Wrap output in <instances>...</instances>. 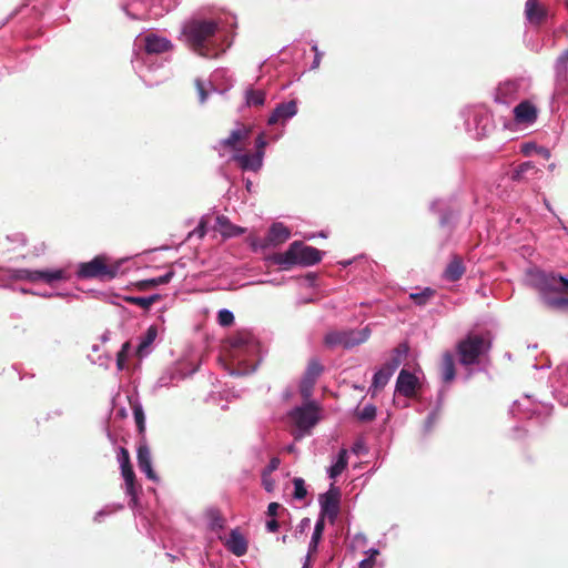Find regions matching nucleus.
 <instances>
[{
	"label": "nucleus",
	"mask_w": 568,
	"mask_h": 568,
	"mask_svg": "<svg viewBox=\"0 0 568 568\" xmlns=\"http://www.w3.org/2000/svg\"><path fill=\"white\" fill-rule=\"evenodd\" d=\"M206 517L210 520L211 529H222L225 524V519L222 513L216 508H211L206 511Z\"/></svg>",
	"instance_id": "nucleus-38"
},
{
	"label": "nucleus",
	"mask_w": 568,
	"mask_h": 568,
	"mask_svg": "<svg viewBox=\"0 0 568 568\" xmlns=\"http://www.w3.org/2000/svg\"><path fill=\"white\" fill-rule=\"evenodd\" d=\"M434 295L435 291L430 287H426L419 293H412L409 297L415 302V304L425 305L434 297Z\"/></svg>",
	"instance_id": "nucleus-42"
},
{
	"label": "nucleus",
	"mask_w": 568,
	"mask_h": 568,
	"mask_svg": "<svg viewBox=\"0 0 568 568\" xmlns=\"http://www.w3.org/2000/svg\"><path fill=\"white\" fill-rule=\"evenodd\" d=\"M133 415H134V420H135L139 434L142 436V439H144L145 416H144L143 408L140 404L133 405Z\"/></svg>",
	"instance_id": "nucleus-40"
},
{
	"label": "nucleus",
	"mask_w": 568,
	"mask_h": 568,
	"mask_svg": "<svg viewBox=\"0 0 568 568\" xmlns=\"http://www.w3.org/2000/svg\"><path fill=\"white\" fill-rule=\"evenodd\" d=\"M446 393H447V388H445L444 386L438 390L435 406L433 407L430 413L427 415L426 420L424 423V429L426 433L430 432L433 429V427L435 426V424L437 423L440 410L443 408L444 397H445Z\"/></svg>",
	"instance_id": "nucleus-23"
},
{
	"label": "nucleus",
	"mask_w": 568,
	"mask_h": 568,
	"mask_svg": "<svg viewBox=\"0 0 568 568\" xmlns=\"http://www.w3.org/2000/svg\"><path fill=\"white\" fill-rule=\"evenodd\" d=\"M306 402L305 405L296 407L290 413L297 428L303 432L311 429L318 422V406L310 399Z\"/></svg>",
	"instance_id": "nucleus-11"
},
{
	"label": "nucleus",
	"mask_w": 568,
	"mask_h": 568,
	"mask_svg": "<svg viewBox=\"0 0 568 568\" xmlns=\"http://www.w3.org/2000/svg\"><path fill=\"white\" fill-rule=\"evenodd\" d=\"M131 60L132 67L139 78L146 87H154L162 83L168 78L164 69L165 60L160 54L168 52L172 48V43L164 37L149 33L138 39Z\"/></svg>",
	"instance_id": "nucleus-1"
},
{
	"label": "nucleus",
	"mask_w": 568,
	"mask_h": 568,
	"mask_svg": "<svg viewBox=\"0 0 568 568\" xmlns=\"http://www.w3.org/2000/svg\"><path fill=\"white\" fill-rule=\"evenodd\" d=\"M227 74V71L224 70V69H217L213 72L212 74V80L215 81L217 80L220 77H225Z\"/></svg>",
	"instance_id": "nucleus-60"
},
{
	"label": "nucleus",
	"mask_w": 568,
	"mask_h": 568,
	"mask_svg": "<svg viewBox=\"0 0 568 568\" xmlns=\"http://www.w3.org/2000/svg\"><path fill=\"white\" fill-rule=\"evenodd\" d=\"M158 328L154 325L149 326L146 332L141 335L138 339L136 344V354L135 355H148L151 353V346L156 339Z\"/></svg>",
	"instance_id": "nucleus-24"
},
{
	"label": "nucleus",
	"mask_w": 568,
	"mask_h": 568,
	"mask_svg": "<svg viewBox=\"0 0 568 568\" xmlns=\"http://www.w3.org/2000/svg\"><path fill=\"white\" fill-rule=\"evenodd\" d=\"M525 13L528 21L535 24H540L546 18L545 8L538 2V0H527Z\"/></svg>",
	"instance_id": "nucleus-25"
},
{
	"label": "nucleus",
	"mask_w": 568,
	"mask_h": 568,
	"mask_svg": "<svg viewBox=\"0 0 568 568\" xmlns=\"http://www.w3.org/2000/svg\"><path fill=\"white\" fill-rule=\"evenodd\" d=\"M266 100V93L262 89H254L252 87L245 90V104L247 106H262Z\"/></svg>",
	"instance_id": "nucleus-32"
},
{
	"label": "nucleus",
	"mask_w": 568,
	"mask_h": 568,
	"mask_svg": "<svg viewBox=\"0 0 568 568\" xmlns=\"http://www.w3.org/2000/svg\"><path fill=\"white\" fill-rule=\"evenodd\" d=\"M253 359L254 357H216L219 365L235 376L253 373L257 366V362Z\"/></svg>",
	"instance_id": "nucleus-12"
},
{
	"label": "nucleus",
	"mask_w": 568,
	"mask_h": 568,
	"mask_svg": "<svg viewBox=\"0 0 568 568\" xmlns=\"http://www.w3.org/2000/svg\"><path fill=\"white\" fill-rule=\"evenodd\" d=\"M545 304L554 310H567L568 311V297L566 295H561L558 297H544Z\"/></svg>",
	"instance_id": "nucleus-41"
},
{
	"label": "nucleus",
	"mask_w": 568,
	"mask_h": 568,
	"mask_svg": "<svg viewBox=\"0 0 568 568\" xmlns=\"http://www.w3.org/2000/svg\"><path fill=\"white\" fill-rule=\"evenodd\" d=\"M514 119L519 124H530L537 119V109L530 101H521L514 108Z\"/></svg>",
	"instance_id": "nucleus-20"
},
{
	"label": "nucleus",
	"mask_w": 568,
	"mask_h": 568,
	"mask_svg": "<svg viewBox=\"0 0 568 568\" xmlns=\"http://www.w3.org/2000/svg\"><path fill=\"white\" fill-rule=\"evenodd\" d=\"M297 114V102L290 100L278 103L267 119L268 125L285 123Z\"/></svg>",
	"instance_id": "nucleus-17"
},
{
	"label": "nucleus",
	"mask_w": 568,
	"mask_h": 568,
	"mask_svg": "<svg viewBox=\"0 0 568 568\" xmlns=\"http://www.w3.org/2000/svg\"><path fill=\"white\" fill-rule=\"evenodd\" d=\"M8 277L12 281H24L29 283L43 282L52 285L57 282L68 281L70 274L64 268H10L8 270Z\"/></svg>",
	"instance_id": "nucleus-6"
},
{
	"label": "nucleus",
	"mask_w": 568,
	"mask_h": 568,
	"mask_svg": "<svg viewBox=\"0 0 568 568\" xmlns=\"http://www.w3.org/2000/svg\"><path fill=\"white\" fill-rule=\"evenodd\" d=\"M266 144H267V142L265 139V134L263 132H261L255 139V152H261L264 156Z\"/></svg>",
	"instance_id": "nucleus-50"
},
{
	"label": "nucleus",
	"mask_w": 568,
	"mask_h": 568,
	"mask_svg": "<svg viewBox=\"0 0 568 568\" xmlns=\"http://www.w3.org/2000/svg\"><path fill=\"white\" fill-rule=\"evenodd\" d=\"M197 364L189 362L187 357H183L176 363V369L182 378L195 373L197 371Z\"/></svg>",
	"instance_id": "nucleus-39"
},
{
	"label": "nucleus",
	"mask_w": 568,
	"mask_h": 568,
	"mask_svg": "<svg viewBox=\"0 0 568 568\" xmlns=\"http://www.w3.org/2000/svg\"><path fill=\"white\" fill-rule=\"evenodd\" d=\"M173 276H174V271L170 270L161 276L143 280V281L139 282L138 285L142 290L148 288V287H154V286L168 284L173 278Z\"/></svg>",
	"instance_id": "nucleus-35"
},
{
	"label": "nucleus",
	"mask_w": 568,
	"mask_h": 568,
	"mask_svg": "<svg viewBox=\"0 0 568 568\" xmlns=\"http://www.w3.org/2000/svg\"><path fill=\"white\" fill-rule=\"evenodd\" d=\"M130 351V343L125 342L122 344L121 349L115 355H129Z\"/></svg>",
	"instance_id": "nucleus-62"
},
{
	"label": "nucleus",
	"mask_w": 568,
	"mask_h": 568,
	"mask_svg": "<svg viewBox=\"0 0 568 568\" xmlns=\"http://www.w3.org/2000/svg\"><path fill=\"white\" fill-rule=\"evenodd\" d=\"M118 460L120 463L121 469L132 466L129 450L124 447H120L118 453Z\"/></svg>",
	"instance_id": "nucleus-47"
},
{
	"label": "nucleus",
	"mask_w": 568,
	"mask_h": 568,
	"mask_svg": "<svg viewBox=\"0 0 568 568\" xmlns=\"http://www.w3.org/2000/svg\"><path fill=\"white\" fill-rule=\"evenodd\" d=\"M121 474L123 476L125 483V491L131 497L132 501H136L138 498V489L140 488L136 484L135 473L133 467H126L121 469Z\"/></svg>",
	"instance_id": "nucleus-31"
},
{
	"label": "nucleus",
	"mask_w": 568,
	"mask_h": 568,
	"mask_svg": "<svg viewBox=\"0 0 568 568\" xmlns=\"http://www.w3.org/2000/svg\"><path fill=\"white\" fill-rule=\"evenodd\" d=\"M323 255V251L305 245L302 241H294L284 253L274 256V262L283 270H288L295 265L313 266L322 261Z\"/></svg>",
	"instance_id": "nucleus-3"
},
{
	"label": "nucleus",
	"mask_w": 568,
	"mask_h": 568,
	"mask_svg": "<svg viewBox=\"0 0 568 568\" xmlns=\"http://www.w3.org/2000/svg\"><path fill=\"white\" fill-rule=\"evenodd\" d=\"M247 135V131L246 130H242V129H234L231 131L230 135L225 139H221L215 145H214V150H216L220 155H223L222 154V149L224 148H231V149H235V145L239 141H241L242 139H244L245 136Z\"/></svg>",
	"instance_id": "nucleus-29"
},
{
	"label": "nucleus",
	"mask_w": 568,
	"mask_h": 568,
	"mask_svg": "<svg viewBox=\"0 0 568 568\" xmlns=\"http://www.w3.org/2000/svg\"><path fill=\"white\" fill-rule=\"evenodd\" d=\"M224 545L227 550L237 557L244 556L248 548L246 538L239 531V529L231 530L230 537L224 541Z\"/></svg>",
	"instance_id": "nucleus-22"
},
{
	"label": "nucleus",
	"mask_w": 568,
	"mask_h": 568,
	"mask_svg": "<svg viewBox=\"0 0 568 568\" xmlns=\"http://www.w3.org/2000/svg\"><path fill=\"white\" fill-rule=\"evenodd\" d=\"M195 85H196L200 103L203 104L206 101L209 93L205 90L204 84L202 83V81L200 79L195 80Z\"/></svg>",
	"instance_id": "nucleus-51"
},
{
	"label": "nucleus",
	"mask_w": 568,
	"mask_h": 568,
	"mask_svg": "<svg viewBox=\"0 0 568 568\" xmlns=\"http://www.w3.org/2000/svg\"><path fill=\"white\" fill-rule=\"evenodd\" d=\"M119 268V265H106L104 262V257L99 255L89 262L80 263L77 270V277L80 280H113L114 277H116Z\"/></svg>",
	"instance_id": "nucleus-7"
},
{
	"label": "nucleus",
	"mask_w": 568,
	"mask_h": 568,
	"mask_svg": "<svg viewBox=\"0 0 568 568\" xmlns=\"http://www.w3.org/2000/svg\"><path fill=\"white\" fill-rule=\"evenodd\" d=\"M8 240L19 242L22 245H24L27 243V239H26L24 234H22V233H17V234L12 235V237L8 236Z\"/></svg>",
	"instance_id": "nucleus-59"
},
{
	"label": "nucleus",
	"mask_w": 568,
	"mask_h": 568,
	"mask_svg": "<svg viewBox=\"0 0 568 568\" xmlns=\"http://www.w3.org/2000/svg\"><path fill=\"white\" fill-rule=\"evenodd\" d=\"M293 484H294V498L295 499H303L306 497L307 495V490H306V487H305V481L303 478L301 477H295L293 479Z\"/></svg>",
	"instance_id": "nucleus-46"
},
{
	"label": "nucleus",
	"mask_w": 568,
	"mask_h": 568,
	"mask_svg": "<svg viewBox=\"0 0 568 568\" xmlns=\"http://www.w3.org/2000/svg\"><path fill=\"white\" fill-rule=\"evenodd\" d=\"M554 378L562 392H568V361L557 366Z\"/></svg>",
	"instance_id": "nucleus-34"
},
{
	"label": "nucleus",
	"mask_w": 568,
	"mask_h": 568,
	"mask_svg": "<svg viewBox=\"0 0 568 568\" xmlns=\"http://www.w3.org/2000/svg\"><path fill=\"white\" fill-rule=\"evenodd\" d=\"M542 358H544V363L539 364L537 362L538 357H535V363H532L531 366L535 369H546V368H549L550 367V364H549V361H548L549 357H542Z\"/></svg>",
	"instance_id": "nucleus-55"
},
{
	"label": "nucleus",
	"mask_w": 568,
	"mask_h": 568,
	"mask_svg": "<svg viewBox=\"0 0 568 568\" xmlns=\"http://www.w3.org/2000/svg\"><path fill=\"white\" fill-rule=\"evenodd\" d=\"M291 237V230L284 225L282 222L273 223L267 232V235L258 244L261 248H266L270 246H276L281 243H284Z\"/></svg>",
	"instance_id": "nucleus-16"
},
{
	"label": "nucleus",
	"mask_w": 568,
	"mask_h": 568,
	"mask_svg": "<svg viewBox=\"0 0 568 568\" xmlns=\"http://www.w3.org/2000/svg\"><path fill=\"white\" fill-rule=\"evenodd\" d=\"M280 527V524L276 519L272 518L271 520L266 521V529L270 532H275Z\"/></svg>",
	"instance_id": "nucleus-58"
},
{
	"label": "nucleus",
	"mask_w": 568,
	"mask_h": 568,
	"mask_svg": "<svg viewBox=\"0 0 568 568\" xmlns=\"http://www.w3.org/2000/svg\"><path fill=\"white\" fill-rule=\"evenodd\" d=\"M514 90H516V85H515V83L507 82V83L503 84V85L498 89L497 100H499V95L505 94V93H506V92H508V91H514Z\"/></svg>",
	"instance_id": "nucleus-53"
},
{
	"label": "nucleus",
	"mask_w": 568,
	"mask_h": 568,
	"mask_svg": "<svg viewBox=\"0 0 568 568\" xmlns=\"http://www.w3.org/2000/svg\"><path fill=\"white\" fill-rule=\"evenodd\" d=\"M254 342V337L250 333H241L232 341V345L240 348H247Z\"/></svg>",
	"instance_id": "nucleus-44"
},
{
	"label": "nucleus",
	"mask_w": 568,
	"mask_h": 568,
	"mask_svg": "<svg viewBox=\"0 0 568 568\" xmlns=\"http://www.w3.org/2000/svg\"><path fill=\"white\" fill-rule=\"evenodd\" d=\"M539 290L542 294L557 293L568 295V278L557 273H542L539 276Z\"/></svg>",
	"instance_id": "nucleus-14"
},
{
	"label": "nucleus",
	"mask_w": 568,
	"mask_h": 568,
	"mask_svg": "<svg viewBox=\"0 0 568 568\" xmlns=\"http://www.w3.org/2000/svg\"><path fill=\"white\" fill-rule=\"evenodd\" d=\"M129 358L130 357H116V366H118V368L119 369H123L126 366Z\"/></svg>",
	"instance_id": "nucleus-61"
},
{
	"label": "nucleus",
	"mask_w": 568,
	"mask_h": 568,
	"mask_svg": "<svg viewBox=\"0 0 568 568\" xmlns=\"http://www.w3.org/2000/svg\"><path fill=\"white\" fill-rule=\"evenodd\" d=\"M535 412V404L529 399V397L524 398L523 402L515 400L510 407V414L520 419L531 418Z\"/></svg>",
	"instance_id": "nucleus-26"
},
{
	"label": "nucleus",
	"mask_w": 568,
	"mask_h": 568,
	"mask_svg": "<svg viewBox=\"0 0 568 568\" xmlns=\"http://www.w3.org/2000/svg\"><path fill=\"white\" fill-rule=\"evenodd\" d=\"M356 416L362 422H371L376 416V407L374 405H366L363 409L356 412Z\"/></svg>",
	"instance_id": "nucleus-45"
},
{
	"label": "nucleus",
	"mask_w": 568,
	"mask_h": 568,
	"mask_svg": "<svg viewBox=\"0 0 568 568\" xmlns=\"http://www.w3.org/2000/svg\"><path fill=\"white\" fill-rule=\"evenodd\" d=\"M455 358L460 365V376L467 381L475 372L484 371L489 357H444L442 363V379L444 383L452 382L456 376Z\"/></svg>",
	"instance_id": "nucleus-5"
},
{
	"label": "nucleus",
	"mask_w": 568,
	"mask_h": 568,
	"mask_svg": "<svg viewBox=\"0 0 568 568\" xmlns=\"http://www.w3.org/2000/svg\"><path fill=\"white\" fill-rule=\"evenodd\" d=\"M556 73L558 79H566L568 73V65L556 61Z\"/></svg>",
	"instance_id": "nucleus-52"
},
{
	"label": "nucleus",
	"mask_w": 568,
	"mask_h": 568,
	"mask_svg": "<svg viewBox=\"0 0 568 568\" xmlns=\"http://www.w3.org/2000/svg\"><path fill=\"white\" fill-rule=\"evenodd\" d=\"M491 338L486 334H469L457 346V355H484L490 351Z\"/></svg>",
	"instance_id": "nucleus-10"
},
{
	"label": "nucleus",
	"mask_w": 568,
	"mask_h": 568,
	"mask_svg": "<svg viewBox=\"0 0 568 568\" xmlns=\"http://www.w3.org/2000/svg\"><path fill=\"white\" fill-rule=\"evenodd\" d=\"M324 528H325L324 519L323 518H318L316 524H315V528H314V531H313V535H312V538H311V542H310V546H308L307 559L310 558L311 554L317 551V546H318V544H320V541L322 539Z\"/></svg>",
	"instance_id": "nucleus-33"
},
{
	"label": "nucleus",
	"mask_w": 568,
	"mask_h": 568,
	"mask_svg": "<svg viewBox=\"0 0 568 568\" xmlns=\"http://www.w3.org/2000/svg\"><path fill=\"white\" fill-rule=\"evenodd\" d=\"M369 326L361 328L333 329L323 337V344L328 351L336 348L351 349L368 339Z\"/></svg>",
	"instance_id": "nucleus-4"
},
{
	"label": "nucleus",
	"mask_w": 568,
	"mask_h": 568,
	"mask_svg": "<svg viewBox=\"0 0 568 568\" xmlns=\"http://www.w3.org/2000/svg\"><path fill=\"white\" fill-rule=\"evenodd\" d=\"M160 2L165 11H170L176 6V0H125L122 10L132 20H144L149 18V6Z\"/></svg>",
	"instance_id": "nucleus-9"
},
{
	"label": "nucleus",
	"mask_w": 568,
	"mask_h": 568,
	"mask_svg": "<svg viewBox=\"0 0 568 568\" xmlns=\"http://www.w3.org/2000/svg\"><path fill=\"white\" fill-rule=\"evenodd\" d=\"M182 36L192 52L200 57L216 59L225 51L220 18L194 16L183 23Z\"/></svg>",
	"instance_id": "nucleus-2"
},
{
	"label": "nucleus",
	"mask_w": 568,
	"mask_h": 568,
	"mask_svg": "<svg viewBox=\"0 0 568 568\" xmlns=\"http://www.w3.org/2000/svg\"><path fill=\"white\" fill-rule=\"evenodd\" d=\"M216 224L220 227V232L223 237H235L244 233V229L232 224L225 215H217Z\"/></svg>",
	"instance_id": "nucleus-30"
},
{
	"label": "nucleus",
	"mask_w": 568,
	"mask_h": 568,
	"mask_svg": "<svg viewBox=\"0 0 568 568\" xmlns=\"http://www.w3.org/2000/svg\"><path fill=\"white\" fill-rule=\"evenodd\" d=\"M409 351V347L406 343L399 344L395 349H393V355H406Z\"/></svg>",
	"instance_id": "nucleus-56"
},
{
	"label": "nucleus",
	"mask_w": 568,
	"mask_h": 568,
	"mask_svg": "<svg viewBox=\"0 0 568 568\" xmlns=\"http://www.w3.org/2000/svg\"><path fill=\"white\" fill-rule=\"evenodd\" d=\"M306 280L308 282V284L311 286H315L316 285V281H317V275L315 273H308L306 275Z\"/></svg>",
	"instance_id": "nucleus-63"
},
{
	"label": "nucleus",
	"mask_w": 568,
	"mask_h": 568,
	"mask_svg": "<svg viewBox=\"0 0 568 568\" xmlns=\"http://www.w3.org/2000/svg\"><path fill=\"white\" fill-rule=\"evenodd\" d=\"M160 297V294H152L150 296H125L124 300L130 304L148 310L153 303L159 301Z\"/></svg>",
	"instance_id": "nucleus-36"
},
{
	"label": "nucleus",
	"mask_w": 568,
	"mask_h": 568,
	"mask_svg": "<svg viewBox=\"0 0 568 568\" xmlns=\"http://www.w3.org/2000/svg\"><path fill=\"white\" fill-rule=\"evenodd\" d=\"M466 268L463 263L462 257L455 255L452 261L448 263L447 267L444 271L445 280L449 282H456L462 278Z\"/></svg>",
	"instance_id": "nucleus-27"
},
{
	"label": "nucleus",
	"mask_w": 568,
	"mask_h": 568,
	"mask_svg": "<svg viewBox=\"0 0 568 568\" xmlns=\"http://www.w3.org/2000/svg\"><path fill=\"white\" fill-rule=\"evenodd\" d=\"M312 51H314V59H313V62L311 64V69H317L320 63H321V60H322V57H323V52L318 50V45H317V42L316 41H312Z\"/></svg>",
	"instance_id": "nucleus-49"
},
{
	"label": "nucleus",
	"mask_w": 568,
	"mask_h": 568,
	"mask_svg": "<svg viewBox=\"0 0 568 568\" xmlns=\"http://www.w3.org/2000/svg\"><path fill=\"white\" fill-rule=\"evenodd\" d=\"M243 171L257 172L262 169L264 158L261 152L253 154L236 152L231 158Z\"/></svg>",
	"instance_id": "nucleus-18"
},
{
	"label": "nucleus",
	"mask_w": 568,
	"mask_h": 568,
	"mask_svg": "<svg viewBox=\"0 0 568 568\" xmlns=\"http://www.w3.org/2000/svg\"><path fill=\"white\" fill-rule=\"evenodd\" d=\"M281 508V505L278 503H271L267 507V515L271 517H275L277 515V510Z\"/></svg>",
	"instance_id": "nucleus-57"
},
{
	"label": "nucleus",
	"mask_w": 568,
	"mask_h": 568,
	"mask_svg": "<svg viewBox=\"0 0 568 568\" xmlns=\"http://www.w3.org/2000/svg\"><path fill=\"white\" fill-rule=\"evenodd\" d=\"M138 465L145 473L146 477L153 481L158 480V476L152 468L151 453L144 439H141L138 447Z\"/></svg>",
	"instance_id": "nucleus-19"
},
{
	"label": "nucleus",
	"mask_w": 568,
	"mask_h": 568,
	"mask_svg": "<svg viewBox=\"0 0 568 568\" xmlns=\"http://www.w3.org/2000/svg\"><path fill=\"white\" fill-rule=\"evenodd\" d=\"M541 170L532 162H524L519 164L511 173V180L516 182H528L532 179H539Z\"/></svg>",
	"instance_id": "nucleus-21"
},
{
	"label": "nucleus",
	"mask_w": 568,
	"mask_h": 568,
	"mask_svg": "<svg viewBox=\"0 0 568 568\" xmlns=\"http://www.w3.org/2000/svg\"><path fill=\"white\" fill-rule=\"evenodd\" d=\"M347 466V452L342 449L338 454L336 463L329 468V477L335 478L343 473Z\"/></svg>",
	"instance_id": "nucleus-37"
},
{
	"label": "nucleus",
	"mask_w": 568,
	"mask_h": 568,
	"mask_svg": "<svg viewBox=\"0 0 568 568\" xmlns=\"http://www.w3.org/2000/svg\"><path fill=\"white\" fill-rule=\"evenodd\" d=\"M341 493L337 488L332 487L328 491L320 496L321 513L320 518L325 517L333 524L339 513Z\"/></svg>",
	"instance_id": "nucleus-13"
},
{
	"label": "nucleus",
	"mask_w": 568,
	"mask_h": 568,
	"mask_svg": "<svg viewBox=\"0 0 568 568\" xmlns=\"http://www.w3.org/2000/svg\"><path fill=\"white\" fill-rule=\"evenodd\" d=\"M234 314L227 308H222L217 313V323L222 327H229L234 323Z\"/></svg>",
	"instance_id": "nucleus-43"
},
{
	"label": "nucleus",
	"mask_w": 568,
	"mask_h": 568,
	"mask_svg": "<svg viewBox=\"0 0 568 568\" xmlns=\"http://www.w3.org/2000/svg\"><path fill=\"white\" fill-rule=\"evenodd\" d=\"M206 234V229H205V225L203 223H200L190 234L189 236H192V235H197L200 239L204 237V235Z\"/></svg>",
	"instance_id": "nucleus-54"
},
{
	"label": "nucleus",
	"mask_w": 568,
	"mask_h": 568,
	"mask_svg": "<svg viewBox=\"0 0 568 568\" xmlns=\"http://www.w3.org/2000/svg\"><path fill=\"white\" fill-rule=\"evenodd\" d=\"M378 550L376 549H371L369 550V556L365 559H363L361 562H359V566L358 568H374V565H375V558L376 556L378 555Z\"/></svg>",
	"instance_id": "nucleus-48"
},
{
	"label": "nucleus",
	"mask_w": 568,
	"mask_h": 568,
	"mask_svg": "<svg viewBox=\"0 0 568 568\" xmlns=\"http://www.w3.org/2000/svg\"><path fill=\"white\" fill-rule=\"evenodd\" d=\"M323 369V366L318 362H310L300 384V393L305 400L311 399L313 395V388L317 378L322 375Z\"/></svg>",
	"instance_id": "nucleus-15"
},
{
	"label": "nucleus",
	"mask_w": 568,
	"mask_h": 568,
	"mask_svg": "<svg viewBox=\"0 0 568 568\" xmlns=\"http://www.w3.org/2000/svg\"><path fill=\"white\" fill-rule=\"evenodd\" d=\"M280 465V459L278 458H272L270 464H268V471H273L275 469H277Z\"/></svg>",
	"instance_id": "nucleus-64"
},
{
	"label": "nucleus",
	"mask_w": 568,
	"mask_h": 568,
	"mask_svg": "<svg viewBox=\"0 0 568 568\" xmlns=\"http://www.w3.org/2000/svg\"><path fill=\"white\" fill-rule=\"evenodd\" d=\"M390 377V364L386 363L382 369L376 372L373 376L371 386L372 396L381 392L388 383Z\"/></svg>",
	"instance_id": "nucleus-28"
},
{
	"label": "nucleus",
	"mask_w": 568,
	"mask_h": 568,
	"mask_svg": "<svg viewBox=\"0 0 568 568\" xmlns=\"http://www.w3.org/2000/svg\"><path fill=\"white\" fill-rule=\"evenodd\" d=\"M423 373L420 369L410 372L407 368H402L395 384L394 393L403 395L407 398L422 397V377Z\"/></svg>",
	"instance_id": "nucleus-8"
}]
</instances>
